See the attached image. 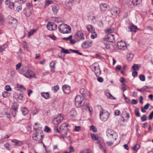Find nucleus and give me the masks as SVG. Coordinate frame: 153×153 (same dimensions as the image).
Returning <instances> with one entry per match:
<instances>
[{
  "label": "nucleus",
  "mask_w": 153,
  "mask_h": 153,
  "mask_svg": "<svg viewBox=\"0 0 153 153\" xmlns=\"http://www.w3.org/2000/svg\"><path fill=\"white\" fill-rule=\"evenodd\" d=\"M4 114L5 115H7V117L9 118L10 116V112L9 111H5L4 112Z\"/></svg>",
  "instance_id": "nucleus-49"
},
{
  "label": "nucleus",
  "mask_w": 153,
  "mask_h": 153,
  "mask_svg": "<svg viewBox=\"0 0 153 153\" xmlns=\"http://www.w3.org/2000/svg\"><path fill=\"white\" fill-rule=\"evenodd\" d=\"M92 42L87 41L84 42L82 45V46L84 48H87L92 46Z\"/></svg>",
  "instance_id": "nucleus-14"
},
{
  "label": "nucleus",
  "mask_w": 153,
  "mask_h": 153,
  "mask_svg": "<svg viewBox=\"0 0 153 153\" xmlns=\"http://www.w3.org/2000/svg\"><path fill=\"white\" fill-rule=\"evenodd\" d=\"M59 7L57 4H54L52 6V10L53 13L56 15L59 11Z\"/></svg>",
  "instance_id": "nucleus-16"
},
{
  "label": "nucleus",
  "mask_w": 153,
  "mask_h": 153,
  "mask_svg": "<svg viewBox=\"0 0 153 153\" xmlns=\"http://www.w3.org/2000/svg\"><path fill=\"white\" fill-rule=\"evenodd\" d=\"M117 46L118 48L122 50H125L127 48L125 42L122 40L117 42Z\"/></svg>",
  "instance_id": "nucleus-9"
},
{
  "label": "nucleus",
  "mask_w": 153,
  "mask_h": 153,
  "mask_svg": "<svg viewBox=\"0 0 153 153\" xmlns=\"http://www.w3.org/2000/svg\"><path fill=\"white\" fill-rule=\"evenodd\" d=\"M87 28L88 30L90 33L94 31L93 26L91 25H87Z\"/></svg>",
  "instance_id": "nucleus-28"
},
{
  "label": "nucleus",
  "mask_w": 153,
  "mask_h": 153,
  "mask_svg": "<svg viewBox=\"0 0 153 153\" xmlns=\"http://www.w3.org/2000/svg\"><path fill=\"white\" fill-rule=\"evenodd\" d=\"M91 34L90 36L91 38L92 39H94L97 37V34L94 32V31L91 32Z\"/></svg>",
  "instance_id": "nucleus-35"
},
{
  "label": "nucleus",
  "mask_w": 153,
  "mask_h": 153,
  "mask_svg": "<svg viewBox=\"0 0 153 153\" xmlns=\"http://www.w3.org/2000/svg\"><path fill=\"white\" fill-rule=\"evenodd\" d=\"M2 95L4 97H7L9 96V93L6 91H4L2 93Z\"/></svg>",
  "instance_id": "nucleus-40"
},
{
  "label": "nucleus",
  "mask_w": 153,
  "mask_h": 153,
  "mask_svg": "<svg viewBox=\"0 0 153 153\" xmlns=\"http://www.w3.org/2000/svg\"><path fill=\"white\" fill-rule=\"evenodd\" d=\"M138 65L136 64H134L132 66V69L135 71L138 68Z\"/></svg>",
  "instance_id": "nucleus-51"
},
{
  "label": "nucleus",
  "mask_w": 153,
  "mask_h": 153,
  "mask_svg": "<svg viewBox=\"0 0 153 153\" xmlns=\"http://www.w3.org/2000/svg\"><path fill=\"white\" fill-rule=\"evenodd\" d=\"M44 131L46 132L49 133L51 131V130L47 126H46L45 127V129H44Z\"/></svg>",
  "instance_id": "nucleus-53"
},
{
  "label": "nucleus",
  "mask_w": 153,
  "mask_h": 153,
  "mask_svg": "<svg viewBox=\"0 0 153 153\" xmlns=\"http://www.w3.org/2000/svg\"><path fill=\"white\" fill-rule=\"evenodd\" d=\"M56 62L55 61H52L50 63V66L51 68V70L52 72H54L55 71V64Z\"/></svg>",
  "instance_id": "nucleus-22"
},
{
  "label": "nucleus",
  "mask_w": 153,
  "mask_h": 153,
  "mask_svg": "<svg viewBox=\"0 0 153 153\" xmlns=\"http://www.w3.org/2000/svg\"><path fill=\"white\" fill-rule=\"evenodd\" d=\"M11 142L14 143V145L15 146H19V143H20V141L16 139L12 140Z\"/></svg>",
  "instance_id": "nucleus-32"
},
{
  "label": "nucleus",
  "mask_w": 153,
  "mask_h": 153,
  "mask_svg": "<svg viewBox=\"0 0 153 153\" xmlns=\"http://www.w3.org/2000/svg\"><path fill=\"white\" fill-rule=\"evenodd\" d=\"M41 94L42 96L45 99H48L49 98V95L48 92H42Z\"/></svg>",
  "instance_id": "nucleus-29"
},
{
  "label": "nucleus",
  "mask_w": 153,
  "mask_h": 153,
  "mask_svg": "<svg viewBox=\"0 0 153 153\" xmlns=\"http://www.w3.org/2000/svg\"><path fill=\"white\" fill-rule=\"evenodd\" d=\"M140 146L139 144H136L133 148L132 149L134 151H137L140 148Z\"/></svg>",
  "instance_id": "nucleus-44"
},
{
  "label": "nucleus",
  "mask_w": 153,
  "mask_h": 153,
  "mask_svg": "<svg viewBox=\"0 0 153 153\" xmlns=\"http://www.w3.org/2000/svg\"><path fill=\"white\" fill-rule=\"evenodd\" d=\"M70 114L73 117H75L77 114V113L75 108L72 109L70 111Z\"/></svg>",
  "instance_id": "nucleus-25"
},
{
  "label": "nucleus",
  "mask_w": 153,
  "mask_h": 153,
  "mask_svg": "<svg viewBox=\"0 0 153 153\" xmlns=\"http://www.w3.org/2000/svg\"><path fill=\"white\" fill-rule=\"evenodd\" d=\"M47 29L50 30H52V23L51 22H49L48 23L47 25Z\"/></svg>",
  "instance_id": "nucleus-33"
},
{
  "label": "nucleus",
  "mask_w": 153,
  "mask_h": 153,
  "mask_svg": "<svg viewBox=\"0 0 153 153\" xmlns=\"http://www.w3.org/2000/svg\"><path fill=\"white\" fill-rule=\"evenodd\" d=\"M63 120V117L61 114H59L53 119L52 123L54 125H57L59 124Z\"/></svg>",
  "instance_id": "nucleus-8"
},
{
  "label": "nucleus",
  "mask_w": 153,
  "mask_h": 153,
  "mask_svg": "<svg viewBox=\"0 0 153 153\" xmlns=\"http://www.w3.org/2000/svg\"><path fill=\"white\" fill-rule=\"evenodd\" d=\"M106 135L108 138L111 140H115L117 137V135L115 131L111 129H108L106 131Z\"/></svg>",
  "instance_id": "nucleus-3"
},
{
  "label": "nucleus",
  "mask_w": 153,
  "mask_h": 153,
  "mask_svg": "<svg viewBox=\"0 0 153 153\" xmlns=\"http://www.w3.org/2000/svg\"><path fill=\"white\" fill-rule=\"evenodd\" d=\"M83 97L80 95H77L75 99V105L76 106H79L82 104L84 100Z\"/></svg>",
  "instance_id": "nucleus-7"
},
{
  "label": "nucleus",
  "mask_w": 153,
  "mask_h": 153,
  "mask_svg": "<svg viewBox=\"0 0 153 153\" xmlns=\"http://www.w3.org/2000/svg\"><path fill=\"white\" fill-rule=\"evenodd\" d=\"M4 21V18L2 14L0 13V24H1Z\"/></svg>",
  "instance_id": "nucleus-50"
},
{
  "label": "nucleus",
  "mask_w": 153,
  "mask_h": 153,
  "mask_svg": "<svg viewBox=\"0 0 153 153\" xmlns=\"http://www.w3.org/2000/svg\"><path fill=\"white\" fill-rule=\"evenodd\" d=\"M121 68L122 67L121 65H117L116 66V70L117 71H119L120 70Z\"/></svg>",
  "instance_id": "nucleus-56"
},
{
  "label": "nucleus",
  "mask_w": 153,
  "mask_h": 153,
  "mask_svg": "<svg viewBox=\"0 0 153 153\" xmlns=\"http://www.w3.org/2000/svg\"><path fill=\"white\" fill-rule=\"evenodd\" d=\"M52 30H55L57 29V25L56 24H55L54 23H52Z\"/></svg>",
  "instance_id": "nucleus-54"
},
{
  "label": "nucleus",
  "mask_w": 153,
  "mask_h": 153,
  "mask_svg": "<svg viewBox=\"0 0 153 153\" xmlns=\"http://www.w3.org/2000/svg\"><path fill=\"white\" fill-rule=\"evenodd\" d=\"M21 111L22 112V114L24 115H25L29 112L28 110L25 107L22 108Z\"/></svg>",
  "instance_id": "nucleus-24"
},
{
  "label": "nucleus",
  "mask_w": 153,
  "mask_h": 153,
  "mask_svg": "<svg viewBox=\"0 0 153 153\" xmlns=\"http://www.w3.org/2000/svg\"><path fill=\"white\" fill-rule=\"evenodd\" d=\"M7 22L10 26H13L16 24L17 21L14 18L11 16H9L8 18Z\"/></svg>",
  "instance_id": "nucleus-11"
},
{
  "label": "nucleus",
  "mask_w": 153,
  "mask_h": 153,
  "mask_svg": "<svg viewBox=\"0 0 153 153\" xmlns=\"http://www.w3.org/2000/svg\"><path fill=\"white\" fill-rule=\"evenodd\" d=\"M25 13L27 16L30 17L31 14V11L29 9H26Z\"/></svg>",
  "instance_id": "nucleus-30"
},
{
  "label": "nucleus",
  "mask_w": 153,
  "mask_h": 153,
  "mask_svg": "<svg viewBox=\"0 0 153 153\" xmlns=\"http://www.w3.org/2000/svg\"><path fill=\"white\" fill-rule=\"evenodd\" d=\"M91 69L92 71L95 73L97 76H98L101 74L100 70L98 65H93L91 66Z\"/></svg>",
  "instance_id": "nucleus-6"
},
{
  "label": "nucleus",
  "mask_w": 153,
  "mask_h": 153,
  "mask_svg": "<svg viewBox=\"0 0 153 153\" xmlns=\"http://www.w3.org/2000/svg\"><path fill=\"white\" fill-rule=\"evenodd\" d=\"M36 30L35 29L31 30L30 32H29L28 36V37H30L31 35H33V34L36 31Z\"/></svg>",
  "instance_id": "nucleus-36"
},
{
  "label": "nucleus",
  "mask_w": 153,
  "mask_h": 153,
  "mask_svg": "<svg viewBox=\"0 0 153 153\" xmlns=\"http://www.w3.org/2000/svg\"><path fill=\"white\" fill-rule=\"evenodd\" d=\"M5 3V5H7L9 8L11 9H13L14 8V4L11 2L10 0H6Z\"/></svg>",
  "instance_id": "nucleus-20"
},
{
  "label": "nucleus",
  "mask_w": 153,
  "mask_h": 153,
  "mask_svg": "<svg viewBox=\"0 0 153 153\" xmlns=\"http://www.w3.org/2000/svg\"><path fill=\"white\" fill-rule=\"evenodd\" d=\"M7 45L4 44L0 46V52H2L7 47Z\"/></svg>",
  "instance_id": "nucleus-37"
},
{
  "label": "nucleus",
  "mask_w": 153,
  "mask_h": 153,
  "mask_svg": "<svg viewBox=\"0 0 153 153\" xmlns=\"http://www.w3.org/2000/svg\"><path fill=\"white\" fill-rule=\"evenodd\" d=\"M139 78L140 79L143 81H144L145 80V76L143 74H141L139 76Z\"/></svg>",
  "instance_id": "nucleus-46"
},
{
  "label": "nucleus",
  "mask_w": 153,
  "mask_h": 153,
  "mask_svg": "<svg viewBox=\"0 0 153 153\" xmlns=\"http://www.w3.org/2000/svg\"><path fill=\"white\" fill-rule=\"evenodd\" d=\"M70 50L72 51L73 52L76 53L80 55H81L82 54V53L79 52V51L77 50H74L72 49H70Z\"/></svg>",
  "instance_id": "nucleus-43"
},
{
  "label": "nucleus",
  "mask_w": 153,
  "mask_h": 153,
  "mask_svg": "<svg viewBox=\"0 0 153 153\" xmlns=\"http://www.w3.org/2000/svg\"><path fill=\"white\" fill-rule=\"evenodd\" d=\"M68 125L66 123L62 124L59 127V130L56 127L54 128L55 131L61 134V137L63 139L67 137L66 135L68 134Z\"/></svg>",
  "instance_id": "nucleus-1"
},
{
  "label": "nucleus",
  "mask_w": 153,
  "mask_h": 153,
  "mask_svg": "<svg viewBox=\"0 0 153 153\" xmlns=\"http://www.w3.org/2000/svg\"><path fill=\"white\" fill-rule=\"evenodd\" d=\"M42 136V135L37 134L36 133H34L33 134V139L35 141H39L40 139V137Z\"/></svg>",
  "instance_id": "nucleus-21"
},
{
  "label": "nucleus",
  "mask_w": 153,
  "mask_h": 153,
  "mask_svg": "<svg viewBox=\"0 0 153 153\" xmlns=\"http://www.w3.org/2000/svg\"><path fill=\"white\" fill-rule=\"evenodd\" d=\"M99 115L101 119L103 121H105L108 118L109 113L106 110L102 109Z\"/></svg>",
  "instance_id": "nucleus-4"
},
{
  "label": "nucleus",
  "mask_w": 153,
  "mask_h": 153,
  "mask_svg": "<svg viewBox=\"0 0 153 153\" xmlns=\"http://www.w3.org/2000/svg\"><path fill=\"white\" fill-rule=\"evenodd\" d=\"M90 130H92L93 132L95 133L97 131V129L94 126L92 125L90 126Z\"/></svg>",
  "instance_id": "nucleus-45"
},
{
  "label": "nucleus",
  "mask_w": 153,
  "mask_h": 153,
  "mask_svg": "<svg viewBox=\"0 0 153 153\" xmlns=\"http://www.w3.org/2000/svg\"><path fill=\"white\" fill-rule=\"evenodd\" d=\"M18 105L16 102L13 104L11 106V114L13 116H15L18 111Z\"/></svg>",
  "instance_id": "nucleus-5"
},
{
  "label": "nucleus",
  "mask_w": 153,
  "mask_h": 153,
  "mask_svg": "<svg viewBox=\"0 0 153 153\" xmlns=\"http://www.w3.org/2000/svg\"><path fill=\"white\" fill-rule=\"evenodd\" d=\"M23 97V95L22 94H19L18 95V98L19 100H22Z\"/></svg>",
  "instance_id": "nucleus-63"
},
{
  "label": "nucleus",
  "mask_w": 153,
  "mask_h": 153,
  "mask_svg": "<svg viewBox=\"0 0 153 153\" xmlns=\"http://www.w3.org/2000/svg\"><path fill=\"white\" fill-rule=\"evenodd\" d=\"M58 29L59 31L63 34L70 33L71 31V27L63 23L59 25Z\"/></svg>",
  "instance_id": "nucleus-2"
},
{
  "label": "nucleus",
  "mask_w": 153,
  "mask_h": 153,
  "mask_svg": "<svg viewBox=\"0 0 153 153\" xmlns=\"http://www.w3.org/2000/svg\"><path fill=\"white\" fill-rule=\"evenodd\" d=\"M128 60L129 61H131L134 57V54L131 53H129L127 55Z\"/></svg>",
  "instance_id": "nucleus-34"
},
{
  "label": "nucleus",
  "mask_w": 153,
  "mask_h": 153,
  "mask_svg": "<svg viewBox=\"0 0 153 153\" xmlns=\"http://www.w3.org/2000/svg\"><path fill=\"white\" fill-rule=\"evenodd\" d=\"M62 90L65 94H69L70 92V87L67 85H64L62 86Z\"/></svg>",
  "instance_id": "nucleus-19"
},
{
  "label": "nucleus",
  "mask_w": 153,
  "mask_h": 153,
  "mask_svg": "<svg viewBox=\"0 0 153 153\" xmlns=\"http://www.w3.org/2000/svg\"><path fill=\"white\" fill-rule=\"evenodd\" d=\"M97 80L100 82H102L103 81V78L100 77H99L97 78Z\"/></svg>",
  "instance_id": "nucleus-62"
},
{
  "label": "nucleus",
  "mask_w": 153,
  "mask_h": 153,
  "mask_svg": "<svg viewBox=\"0 0 153 153\" xmlns=\"http://www.w3.org/2000/svg\"><path fill=\"white\" fill-rule=\"evenodd\" d=\"M59 88V86L58 85H56L52 88V90L54 91V92H56L58 91Z\"/></svg>",
  "instance_id": "nucleus-42"
},
{
  "label": "nucleus",
  "mask_w": 153,
  "mask_h": 153,
  "mask_svg": "<svg viewBox=\"0 0 153 153\" xmlns=\"http://www.w3.org/2000/svg\"><path fill=\"white\" fill-rule=\"evenodd\" d=\"M84 91L85 90L83 88H81L79 91L80 93L82 95H84Z\"/></svg>",
  "instance_id": "nucleus-60"
},
{
  "label": "nucleus",
  "mask_w": 153,
  "mask_h": 153,
  "mask_svg": "<svg viewBox=\"0 0 153 153\" xmlns=\"http://www.w3.org/2000/svg\"><path fill=\"white\" fill-rule=\"evenodd\" d=\"M69 152L70 153L71 152H74V147L73 146H70L69 148Z\"/></svg>",
  "instance_id": "nucleus-59"
},
{
  "label": "nucleus",
  "mask_w": 153,
  "mask_h": 153,
  "mask_svg": "<svg viewBox=\"0 0 153 153\" xmlns=\"http://www.w3.org/2000/svg\"><path fill=\"white\" fill-rule=\"evenodd\" d=\"M141 119L142 121H144L147 120V117L146 115H143L141 117Z\"/></svg>",
  "instance_id": "nucleus-47"
},
{
  "label": "nucleus",
  "mask_w": 153,
  "mask_h": 153,
  "mask_svg": "<svg viewBox=\"0 0 153 153\" xmlns=\"http://www.w3.org/2000/svg\"><path fill=\"white\" fill-rule=\"evenodd\" d=\"M108 8V6L105 3H101L100 4V8L102 13L107 10Z\"/></svg>",
  "instance_id": "nucleus-12"
},
{
  "label": "nucleus",
  "mask_w": 153,
  "mask_h": 153,
  "mask_svg": "<svg viewBox=\"0 0 153 153\" xmlns=\"http://www.w3.org/2000/svg\"><path fill=\"white\" fill-rule=\"evenodd\" d=\"M97 143L98 144V146L100 149H103L105 147V144L102 139H100L97 141Z\"/></svg>",
  "instance_id": "nucleus-15"
},
{
  "label": "nucleus",
  "mask_w": 153,
  "mask_h": 153,
  "mask_svg": "<svg viewBox=\"0 0 153 153\" xmlns=\"http://www.w3.org/2000/svg\"><path fill=\"white\" fill-rule=\"evenodd\" d=\"M60 48L61 49L62 51L65 54H68L70 53L68 50L65 49L64 48L62 47H60Z\"/></svg>",
  "instance_id": "nucleus-41"
},
{
  "label": "nucleus",
  "mask_w": 153,
  "mask_h": 153,
  "mask_svg": "<svg viewBox=\"0 0 153 153\" xmlns=\"http://www.w3.org/2000/svg\"><path fill=\"white\" fill-rule=\"evenodd\" d=\"M153 117V111L150 114L148 117V119L149 120H152Z\"/></svg>",
  "instance_id": "nucleus-55"
},
{
  "label": "nucleus",
  "mask_w": 153,
  "mask_h": 153,
  "mask_svg": "<svg viewBox=\"0 0 153 153\" xmlns=\"http://www.w3.org/2000/svg\"><path fill=\"white\" fill-rule=\"evenodd\" d=\"M72 37V35H70V36L68 37H64L63 38V40L65 41H68L71 39Z\"/></svg>",
  "instance_id": "nucleus-52"
},
{
  "label": "nucleus",
  "mask_w": 153,
  "mask_h": 153,
  "mask_svg": "<svg viewBox=\"0 0 153 153\" xmlns=\"http://www.w3.org/2000/svg\"><path fill=\"white\" fill-rule=\"evenodd\" d=\"M52 3V1L51 0H46L45 4V6H48L50 4Z\"/></svg>",
  "instance_id": "nucleus-48"
},
{
  "label": "nucleus",
  "mask_w": 153,
  "mask_h": 153,
  "mask_svg": "<svg viewBox=\"0 0 153 153\" xmlns=\"http://www.w3.org/2000/svg\"><path fill=\"white\" fill-rule=\"evenodd\" d=\"M114 29L113 27H111L108 29L105 32L106 33H112L113 32Z\"/></svg>",
  "instance_id": "nucleus-39"
},
{
  "label": "nucleus",
  "mask_w": 153,
  "mask_h": 153,
  "mask_svg": "<svg viewBox=\"0 0 153 153\" xmlns=\"http://www.w3.org/2000/svg\"><path fill=\"white\" fill-rule=\"evenodd\" d=\"M105 46H106V48L107 49H108L110 48L111 46L109 43H106L105 44Z\"/></svg>",
  "instance_id": "nucleus-61"
},
{
  "label": "nucleus",
  "mask_w": 153,
  "mask_h": 153,
  "mask_svg": "<svg viewBox=\"0 0 153 153\" xmlns=\"http://www.w3.org/2000/svg\"><path fill=\"white\" fill-rule=\"evenodd\" d=\"M135 113L137 117H140V115L139 112V110L138 108H137L135 109Z\"/></svg>",
  "instance_id": "nucleus-38"
},
{
  "label": "nucleus",
  "mask_w": 153,
  "mask_h": 153,
  "mask_svg": "<svg viewBox=\"0 0 153 153\" xmlns=\"http://www.w3.org/2000/svg\"><path fill=\"white\" fill-rule=\"evenodd\" d=\"M81 129L80 126H75V131H80Z\"/></svg>",
  "instance_id": "nucleus-58"
},
{
  "label": "nucleus",
  "mask_w": 153,
  "mask_h": 153,
  "mask_svg": "<svg viewBox=\"0 0 153 153\" xmlns=\"http://www.w3.org/2000/svg\"><path fill=\"white\" fill-rule=\"evenodd\" d=\"M33 74V73L32 71H28L24 75L27 78H31L32 77Z\"/></svg>",
  "instance_id": "nucleus-23"
},
{
  "label": "nucleus",
  "mask_w": 153,
  "mask_h": 153,
  "mask_svg": "<svg viewBox=\"0 0 153 153\" xmlns=\"http://www.w3.org/2000/svg\"><path fill=\"white\" fill-rule=\"evenodd\" d=\"M111 11L112 15L116 16L118 15L120 13V10L118 8L114 7L111 9Z\"/></svg>",
  "instance_id": "nucleus-18"
},
{
  "label": "nucleus",
  "mask_w": 153,
  "mask_h": 153,
  "mask_svg": "<svg viewBox=\"0 0 153 153\" xmlns=\"http://www.w3.org/2000/svg\"><path fill=\"white\" fill-rule=\"evenodd\" d=\"M137 75V72L136 71H134L132 73V76L134 77H136Z\"/></svg>",
  "instance_id": "nucleus-64"
},
{
  "label": "nucleus",
  "mask_w": 153,
  "mask_h": 153,
  "mask_svg": "<svg viewBox=\"0 0 153 153\" xmlns=\"http://www.w3.org/2000/svg\"><path fill=\"white\" fill-rule=\"evenodd\" d=\"M4 88L7 91H10L11 90V89L10 86L9 85H7L5 86Z\"/></svg>",
  "instance_id": "nucleus-57"
},
{
  "label": "nucleus",
  "mask_w": 153,
  "mask_h": 153,
  "mask_svg": "<svg viewBox=\"0 0 153 153\" xmlns=\"http://www.w3.org/2000/svg\"><path fill=\"white\" fill-rule=\"evenodd\" d=\"M141 0H132V3L134 6H137L141 3Z\"/></svg>",
  "instance_id": "nucleus-27"
},
{
  "label": "nucleus",
  "mask_w": 153,
  "mask_h": 153,
  "mask_svg": "<svg viewBox=\"0 0 153 153\" xmlns=\"http://www.w3.org/2000/svg\"><path fill=\"white\" fill-rule=\"evenodd\" d=\"M148 88L147 86H144L141 89L137 88V90L140 92H142L145 91Z\"/></svg>",
  "instance_id": "nucleus-31"
},
{
  "label": "nucleus",
  "mask_w": 153,
  "mask_h": 153,
  "mask_svg": "<svg viewBox=\"0 0 153 153\" xmlns=\"http://www.w3.org/2000/svg\"><path fill=\"white\" fill-rule=\"evenodd\" d=\"M106 39L107 41L111 42H113L114 41V35L111 33H109L107 35L106 37Z\"/></svg>",
  "instance_id": "nucleus-17"
},
{
  "label": "nucleus",
  "mask_w": 153,
  "mask_h": 153,
  "mask_svg": "<svg viewBox=\"0 0 153 153\" xmlns=\"http://www.w3.org/2000/svg\"><path fill=\"white\" fill-rule=\"evenodd\" d=\"M138 29L136 26L132 24L130 25L129 26L127 27V30L128 31L133 32H136L137 30Z\"/></svg>",
  "instance_id": "nucleus-13"
},
{
  "label": "nucleus",
  "mask_w": 153,
  "mask_h": 153,
  "mask_svg": "<svg viewBox=\"0 0 153 153\" xmlns=\"http://www.w3.org/2000/svg\"><path fill=\"white\" fill-rule=\"evenodd\" d=\"M91 137L92 140L94 141L98 140H100L99 139V137L98 135H96L94 134H91Z\"/></svg>",
  "instance_id": "nucleus-26"
},
{
  "label": "nucleus",
  "mask_w": 153,
  "mask_h": 153,
  "mask_svg": "<svg viewBox=\"0 0 153 153\" xmlns=\"http://www.w3.org/2000/svg\"><path fill=\"white\" fill-rule=\"evenodd\" d=\"M83 35L81 31H78L75 34L74 37L78 41L80 40H83L85 39V38L83 37Z\"/></svg>",
  "instance_id": "nucleus-10"
}]
</instances>
